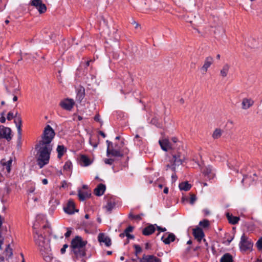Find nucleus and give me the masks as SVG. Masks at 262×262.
Here are the masks:
<instances>
[{"label":"nucleus","mask_w":262,"mask_h":262,"mask_svg":"<svg viewBox=\"0 0 262 262\" xmlns=\"http://www.w3.org/2000/svg\"><path fill=\"white\" fill-rule=\"evenodd\" d=\"M37 151L36 158L37 165L40 168H42L44 166L48 164L49 162L50 156L52 150V145H43L37 144L36 146Z\"/></svg>","instance_id":"nucleus-1"},{"label":"nucleus","mask_w":262,"mask_h":262,"mask_svg":"<svg viewBox=\"0 0 262 262\" xmlns=\"http://www.w3.org/2000/svg\"><path fill=\"white\" fill-rule=\"evenodd\" d=\"M86 242L83 241L81 237L76 236L71 242L72 252L76 258H82L85 255V246Z\"/></svg>","instance_id":"nucleus-2"},{"label":"nucleus","mask_w":262,"mask_h":262,"mask_svg":"<svg viewBox=\"0 0 262 262\" xmlns=\"http://www.w3.org/2000/svg\"><path fill=\"white\" fill-rule=\"evenodd\" d=\"M55 136V132L50 125H48L45 128L41 140L38 144L43 145H52L51 142Z\"/></svg>","instance_id":"nucleus-3"},{"label":"nucleus","mask_w":262,"mask_h":262,"mask_svg":"<svg viewBox=\"0 0 262 262\" xmlns=\"http://www.w3.org/2000/svg\"><path fill=\"white\" fill-rule=\"evenodd\" d=\"M34 238L36 245L38 246L40 251L45 250H49L50 246L48 241L42 234H39L37 230L34 231Z\"/></svg>","instance_id":"nucleus-4"},{"label":"nucleus","mask_w":262,"mask_h":262,"mask_svg":"<svg viewBox=\"0 0 262 262\" xmlns=\"http://www.w3.org/2000/svg\"><path fill=\"white\" fill-rule=\"evenodd\" d=\"M184 160V157L180 153L173 154L171 159L169 160V163L166 165V170L169 168L172 171H176L177 166L181 165Z\"/></svg>","instance_id":"nucleus-5"},{"label":"nucleus","mask_w":262,"mask_h":262,"mask_svg":"<svg viewBox=\"0 0 262 262\" xmlns=\"http://www.w3.org/2000/svg\"><path fill=\"white\" fill-rule=\"evenodd\" d=\"M239 245L241 251L245 252L252 250L253 243L248 237L245 236V234H243L241 236Z\"/></svg>","instance_id":"nucleus-6"},{"label":"nucleus","mask_w":262,"mask_h":262,"mask_svg":"<svg viewBox=\"0 0 262 262\" xmlns=\"http://www.w3.org/2000/svg\"><path fill=\"white\" fill-rule=\"evenodd\" d=\"M11 130L10 128L5 127L3 125L0 126V138H5L8 141L11 139Z\"/></svg>","instance_id":"nucleus-7"},{"label":"nucleus","mask_w":262,"mask_h":262,"mask_svg":"<svg viewBox=\"0 0 262 262\" xmlns=\"http://www.w3.org/2000/svg\"><path fill=\"white\" fill-rule=\"evenodd\" d=\"M31 4L38 10L40 14L45 13L47 10V7L41 0H32Z\"/></svg>","instance_id":"nucleus-8"},{"label":"nucleus","mask_w":262,"mask_h":262,"mask_svg":"<svg viewBox=\"0 0 262 262\" xmlns=\"http://www.w3.org/2000/svg\"><path fill=\"white\" fill-rule=\"evenodd\" d=\"M75 102L72 99H66L61 101L60 105L62 108L68 111H71L73 108Z\"/></svg>","instance_id":"nucleus-9"},{"label":"nucleus","mask_w":262,"mask_h":262,"mask_svg":"<svg viewBox=\"0 0 262 262\" xmlns=\"http://www.w3.org/2000/svg\"><path fill=\"white\" fill-rule=\"evenodd\" d=\"M98 241L101 243H103L107 247H109L111 245V239L104 233H100L98 236Z\"/></svg>","instance_id":"nucleus-10"},{"label":"nucleus","mask_w":262,"mask_h":262,"mask_svg":"<svg viewBox=\"0 0 262 262\" xmlns=\"http://www.w3.org/2000/svg\"><path fill=\"white\" fill-rule=\"evenodd\" d=\"M159 143L161 148L164 151H167L169 149L174 148L173 145L167 139L160 140Z\"/></svg>","instance_id":"nucleus-11"},{"label":"nucleus","mask_w":262,"mask_h":262,"mask_svg":"<svg viewBox=\"0 0 262 262\" xmlns=\"http://www.w3.org/2000/svg\"><path fill=\"white\" fill-rule=\"evenodd\" d=\"M254 101L251 98H245L242 101V108L243 110H248L254 104Z\"/></svg>","instance_id":"nucleus-12"},{"label":"nucleus","mask_w":262,"mask_h":262,"mask_svg":"<svg viewBox=\"0 0 262 262\" xmlns=\"http://www.w3.org/2000/svg\"><path fill=\"white\" fill-rule=\"evenodd\" d=\"M106 153L107 156H108L110 155H111L114 157H118L123 156V154L121 152L120 149L117 148L116 146L115 148H112L111 149H107Z\"/></svg>","instance_id":"nucleus-13"},{"label":"nucleus","mask_w":262,"mask_h":262,"mask_svg":"<svg viewBox=\"0 0 262 262\" xmlns=\"http://www.w3.org/2000/svg\"><path fill=\"white\" fill-rule=\"evenodd\" d=\"M64 211L68 214H73L77 210L75 209V204L72 200H69L66 207L64 208Z\"/></svg>","instance_id":"nucleus-14"},{"label":"nucleus","mask_w":262,"mask_h":262,"mask_svg":"<svg viewBox=\"0 0 262 262\" xmlns=\"http://www.w3.org/2000/svg\"><path fill=\"white\" fill-rule=\"evenodd\" d=\"M213 62V59L211 56H208L205 58L204 64L202 67V70L206 73L208 69L210 67V66L212 64Z\"/></svg>","instance_id":"nucleus-15"},{"label":"nucleus","mask_w":262,"mask_h":262,"mask_svg":"<svg viewBox=\"0 0 262 262\" xmlns=\"http://www.w3.org/2000/svg\"><path fill=\"white\" fill-rule=\"evenodd\" d=\"M41 255H42L43 259L47 262H51L53 258V255L51 252V248L49 247L48 250H45L42 251H40Z\"/></svg>","instance_id":"nucleus-16"},{"label":"nucleus","mask_w":262,"mask_h":262,"mask_svg":"<svg viewBox=\"0 0 262 262\" xmlns=\"http://www.w3.org/2000/svg\"><path fill=\"white\" fill-rule=\"evenodd\" d=\"M140 262H161L160 259L153 255H143Z\"/></svg>","instance_id":"nucleus-17"},{"label":"nucleus","mask_w":262,"mask_h":262,"mask_svg":"<svg viewBox=\"0 0 262 262\" xmlns=\"http://www.w3.org/2000/svg\"><path fill=\"white\" fill-rule=\"evenodd\" d=\"M156 224L150 225L145 227L142 230L143 234L146 236H148L152 234L156 230Z\"/></svg>","instance_id":"nucleus-18"},{"label":"nucleus","mask_w":262,"mask_h":262,"mask_svg":"<svg viewBox=\"0 0 262 262\" xmlns=\"http://www.w3.org/2000/svg\"><path fill=\"white\" fill-rule=\"evenodd\" d=\"M14 123L16 124L17 130V133H18V138L20 139L21 135V124H22V120L20 116H18L17 117H16V118L14 120Z\"/></svg>","instance_id":"nucleus-19"},{"label":"nucleus","mask_w":262,"mask_h":262,"mask_svg":"<svg viewBox=\"0 0 262 262\" xmlns=\"http://www.w3.org/2000/svg\"><path fill=\"white\" fill-rule=\"evenodd\" d=\"M193 234L195 238L200 241L204 236L202 230L200 228H196L193 229Z\"/></svg>","instance_id":"nucleus-20"},{"label":"nucleus","mask_w":262,"mask_h":262,"mask_svg":"<svg viewBox=\"0 0 262 262\" xmlns=\"http://www.w3.org/2000/svg\"><path fill=\"white\" fill-rule=\"evenodd\" d=\"M105 189L106 187L104 184H100L94 189V193L97 196H101L104 193Z\"/></svg>","instance_id":"nucleus-21"},{"label":"nucleus","mask_w":262,"mask_h":262,"mask_svg":"<svg viewBox=\"0 0 262 262\" xmlns=\"http://www.w3.org/2000/svg\"><path fill=\"white\" fill-rule=\"evenodd\" d=\"M203 172L209 179H212L214 177V173L213 172L212 167L209 165L205 167Z\"/></svg>","instance_id":"nucleus-22"},{"label":"nucleus","mask_w":262,"mask_h":262,"mask_svg":"<svg viewBox=\"0 0 262 262\" xmlns=\"http://www.w3.org/2000/svg\"><path fill=\"white\" fill-rule=\"evenodd\" d=\"M80 162L81 165L84 166H87L91 164L92 161L87 156L85 155H81L80 158Z\"/></svg>","instance_id":"nucleus-23"},{"label":"nucleus","mask_w":262,"mask_h":262,"mask_svg":"<svg viewBox=\"0 0 262 262\" xmlns=\"http://www.w3.org/2000/svg\"><path fill=\"white\" fill-rule=\"evenodd\" d=\"M85 95V90L83 87L80 86L77 91L76 99L79 102L83 99Z\"/></svg>","instance_id":"nucleus-24"},{"label":"nucleus","mask_w":262,"mask_h":262,"mask_svg":"<svg viewBox=\"0 0 262 262\" xmlns=\"http://www.w3.org/2000/svg\"><path fill=\"white\" fill-rule=\"evenodd\" d=\"M78 195L80 201H84L85 199L88 198L91 195V193L89 191L82 192L81 190H78Z\"/></svg>","instance_id":"nucleus-25"},{"label":"nucleus","mask_w":262,"mask_h":262,"mask_svg":"<svg viewBox=\"0 0 262 262\" xmlns=\"http://www.w3.org/2000/svg\"><path fill=\"white\" fill-rule=\"evenodd\" d=\"M230 68V66L229 64L227 63L224 64L222 69L220 71L221 76L223 78L226 77L227 76Z\"/></svg>","instance_id":"nucleus-26"},{"label":"nucleus","mask_w":262,"mask_h":262,"mask_svg":"<svg viewBox=\"0 0 262 262\" xmlns=\"http://www.w3.org/2000/svg\"><path fill=\"white\" fill-rule=\"evenodd\" d=\"M226 216L228 219L229 222L233 225L236 224L238 222L239 218L237 216H233L232 214L229 213H226Z\"/></svg>","instance_id":"nucleus-27"},{"label":"nucleus","mask_w":262,"mask_h":262,"mask_svg":"<svg viewBox=\"0 0 262 262\" xmlns=\"http://www.w3.org/2000/svg\"><path fill=\"white\" fill-rule=\"evenodd\" d=\"M176 236L173 233H169L168 236L164 238L163 236L162 237V240L165 244H169L170 242H173L175 240Z\"/></svg>","instance_id":"nucleus-28"},{"label":"nucleus","mask_w":262,"mask_h":262,"mask_svg":"<svg viewBox=\"0 0 262 262\" xmlns=\"http://www.w3.org/2000/svg\"><path fill=\"white\" fill-rule=\"evenodd\" d=\"M220 262H233L232 256L229 253H226L221 257Z\"/></svg>","instance_id":"nucleus-29"},{"label":"nucleus","mask_w":262,"mask_h":262,"mask_svg":"<svg viewBox=\"0 0 262 262\" xmlns=\"http://www.w3.org/2000/svg\"><path fill=\"white\" fill-rule=\"evenodd\" d=\"M179 187L181 190L188 191L190 189L191 186L187 182H185L180 183Z\"/></svg>","instance_id":"nucleus-30"},{"label":"nucleus","mask_w":262,"mask_h":262,"mask_svg":"<svg viewBox=\"0 0 262 262\" xmlns=\"http://www.w3.org/2000/svg\"><path fill=\"white\" fill-rule=\"evenodd\" d=\"M4 253L6 257H7L8 258L12 257L13 255V251L12 249L10 247L9 244L7 245V247Z\"/></svg>","instance_id":"nucleus-31"},{"label":"nucleus","mask_w":262,"mask_h":262,"mask_svg":"<svg viewBox=\"0 0 262 262\" xmlns=\"http://www.w3.org/2000/svg\"><path fill=\"white\" fill-rule=\"evenodd\" d=\"M223 133L222 130L219 128H216L214 130L212 134V138L214 139H217L221 137Z\"/></svg>","instance_id":"nucleus-32"},{"label":"nucleus","mask_w":262,"mask_h":262,"mask_svg":"<svg viewBox=\"0 0 262 262\" xmlns=\"http://www.w3.org/2000/svg\"><path fill=\"white\" fill-rule=\"evenodd\" d=\"M57 151L58 152V157L60 158L66 151V149L63 145H58L57 148Z\"/></svg>","instance_id":"nucleus-33"},{"label":"nucleus","mask_w":262,"mask_h":262,"mask_svg":"<svg viewBox=\"0 0 262 262\" xmlns=\"http://www.w3.org/2000/svg\"><path fill=\"white\" fill-rule=\"evenodd\" d=\"M115 204L114 203L110 201L107 203V204L104 207L107 211L111 212L115 207Z\"/></svg>","instance_id":"nucleus-34"},{"label":"nucleus","mask_w":262,"mask_h":262,"mask_svg":"<svg viewBox=\"0 0 262 262\" xmlns=\"http://www.w3.org/2000/svg\"><path fill=\"white\" fill-rule=\"evenodd\" d=\"M141 215H143V214H139V215H134L132 213H130L129 214V218L131 219H135L140 220L141 219Z\"/></svg>","instance_id":"nucleus-35"},{"label":"nucleus","mask_w":262,"mask_h":262,"mask_svg":"<svg viewBox=\"0 0 262 262\" xmlns=\"http://www.w3.org/2000/svg\"><path fill=\"white\" fill-rule=\"evenodd\" d=\"M72 165V163L70 161L66 162L63 166L64 170L67 171L70 170L71 168Z\"/></svg>","instance_id":"nucleus-36"},{"label":"nucleus","mask_w":262,"mask_h":262,"mask_svg":"<svg viewBox=\"0 0 262 262\" xmlns=\"http://www.w3.org/2000/svg\"><path fill=\"white\" fill-rule=\"evenodd\" d=\"M199 225L203 227H207L209 226V221L206 220H204L200 222Z\"/></svg>","instance_id":"nucleus-37"},{"label":"nucleus","mask_w":262,"mask_h":262,"mask_svg":"<svg viewBox=\"0 0 262 262\" xmlns=\"http://www.w3.org/2000/svg\"><path fill=\"white\" fill-rule=\"evenodd\" d=\"M196 198L195 195L193 194H191L189 200L190 204H191V205L193 204L195 202V201H196Z\"/></svg>","instance_id":"nucleus-38"},{"label":"nucleus","mask_w":262,"mask_h":262,"mask_svg":"<svg viewBox=\"0 0 262 262\" xmlns=\"http://www.w3.org/2000/svg\"><path fill=\"white\" fill-rule=\"evenodd\" d=\"M256 246L259 250H262V237L257 242Z\"/></svg>","instance_id":"nucleus-39"},{"label":"nucleus","mask_w":262,"mask_h":262,"mask_svg":"<svg viewBox=\"0 0 262 262\" xmlns=\"http://www.w3.org/2000/svg\"><path fill=\"white\" fill-rule=\"evenodd\" d=\"M17 115V113H16V115L15 116H14V115L13 114V113L10 112H9V113L8 114V115H7V119L8 120H11L14 117H16V116Z\"/></svg>","instance_id":"nucleus-40"},{"label":"nucleus","mask_w":262,"mask_h":262,"mask_svg":"<svg viewBox=\"0 0 262 262\" xmlns=\"http://www.w3.org/2000/svg\"><path fill=\"white\" fill-rule=\"evenodd\" d=\"M114 162V160L112 159H106L104 160V163L106 164L112 165Z\"/></svg>","instance_id":"nucleus-41"},{"label":"nucleus","mask_w":262,"mask_h":262,"mask_svg":"<svg viewBox=\"0 0 262 262\" xmlns=\"http://www.w3.org/2000/svg\"><path fill=\"white\" fill-rule=\"evenodd\" d=\"M134 229V227L132 226H129L125 230V233H129V232H131L133 231Z\"/></svg>","instance_id":"nucleus-42"},{"label":"nucleus","mask_w":262,"mask_h":262,"mask_svg":"<svg viewBox=\"0 0 262 262\" xmlns=\"http://www.w3.org/2000/svg\"><path fill=\"white\" fill-rule=\"evenodd\" d=\"M134 247L136 249V253H140L141 252V248L139 245H135Z\"/></svg>","instance_id":"nucleus-43"},{"label":"nucleus","mask_w":262,"mask_h":262,"mask_svg":"<svg viewBox=\"0 0 262 262\" xmlns=\"http://www.w3.org/2000/svg\"><path fill=\"white\" fill-rule=\"evenodd\" d=\"M68 247V245L67 244H64L63 246V247L61 249L60 252L62 254H63L66 250V249Z\"/></svg>","instance_id":"nucleus-44"},{"label":"nucleus","mask_w":262,"mask_h":262,"mask_svg":"<svg viewBox=\"0 0 262 262\" xmlns=\"http://www.w3.org/2000/svg\"><path fill=\"white\" fill-rule=\"evenodd\" d=\"M156 228H157V230L160 231V232H164L166 230L165 228H162L160 226H158L156 225Z\"/></svg>","instance_id":"nucleus-45"},{"label":"nucleus","mask_w":262,"mask_h":262,"mask_svg":"<svg viewBox=\"0 0 262 262\" xmlns=\"http://www.w3.org/2000/svg\"><path fill=\"white\" fill-rule=\"evenodd\" d=\"M71 232H72L71 230L68 228L67 232L65 234V236L66 237H68L71 234Z\"/></svg>","instance_id":"nucleus-46"},{"label":"nucleus","mask_w":262,"mask_h":262,"mask_svg":"<svg viewBox=\"0 0 262 262\" xmlns=\"http://www.w3.org/2000/svg\"><path fill=\"white\" fill-rule=\"evenodd\" d=\"M35 190V188L34 186L31 187L29 189L28 192L29 193H33Z\"/></svg>","instance_id":"nucleus-47"},{"label":"nucleus","mask_w":262,"mask_h":262,"mask_svg":"<svg viewBox=\"0 0 262 262\" xmlns=\"http://www.w3.org/2000/svg\"><path fill=\"white\" fill-rule=\"evenodd\" d=\"M171 178H172V182H174L176 181V180L177 179V177L175 172L172 174Z\"/></svg>","instance_id":"nucleus-48"},{"label":"nucleus","mask_w":262,"mask_h":262,"mask_svg":"<svg viewBox=\"0 0 262 262\" xmlns=\"http://www.w3.org/2000/svg\"><path fill=\"white\" fill-rule=\"evenodd\" d=\"M125 236L128 238H130V239H133L134 238V235H132V234H130L129 233H125Z\"/></svg>","instance_id":"nucleus-49"},{"label":"nucleus","mask_w":262,"mask_h":262,"mask_svg":"<svg viewBox=\"0 0 262 262\" xmlns=\"http://www.w3.org/2000/svg\"><path fill=\"white\" fill-rule=\"evenodd\" d=\"M106 143L107 144V149H108V148L109 149H111V146H112V145H113L112 143L111 142L108 141V140L106 141Z\"/></svg>","instance_id":"nucleus-50"},{"label":"nucleus","mask_w":262,"mask_h":262,"mask_svg":"<svg viewBox=\"0 0 262 262\" xmlns=\"http://www.w3.org/2000/svg\"><path fill=\"white\" fill-rule=\"evenodd\" d=\"M10 165H6V169L7 171L9 173L10 172L11 170V167Z\"/></svg>","instance_id":"nucleus-51"},{"label":"nucleus","mask_w":262,"mask_h":262,"mask_svg":"<svg viewBox=\"0 0 262 262\" xmlns=\"http://www.w3.org/2000/svg\"><path fill=\"white\" fill-rule=\"evenodd\" d=\"M6 121V118H5L4 116H2L1 118H0V122H2V123H5Z\"/></svg>","instance_id":"nucleus-52"},{"label":"nucleus","mask_w":262,"mask_h":262,"mask_svg":"<svg viewBox=\"0 0 262 262\" xmlns=\"http://www.w3.org/2000/svg\"><path fill=\"white\" fill-rule=\"evenodd\" d=\"M203 211L206 215L210 214V211L208 209H204Z\"/></svg>","instance_id":"nucleus-53"},{"label":"nucleus","mask_w":262,"mask_h":262,"mask_svg":"<svg viewBox=\"0 0 262 262\" xmlns=\"http://www.w3.org/2000/svg\"><path fill=\"white\" fill-rule=\"evenodd\" d=\"M42 182L43 184L46 185L48 184V181L47 179H44L42 180Z\"/></svg>","instance_id":"nucleus-54"},{"label":"nucleus","mask_w":262,"mask_h":262,"mask_svg":"<svg viewBox=\"0 0 262 262\" xmlns=\"http://www.w3.org/2000/svg\"><path fill=\"white\" fill-rule=\"evenodd\" d=\"M171 141L173 143H176L177 142L178 140L176 137H173L171 139Z\"/></svg>","instance_id":"nucleus-55"},{"label":"nucleus","mask_w":262,"mask_h":262,"mask_svg":"<svg viewBox=\"0 0 262 262\" xmlns=\"http://www.w3.org/2000/svg\"><path fill=\"white\" fill-rule=\"evenodd\" d=\"M188 199L187 197L183 196V197L182 198V201L183 202L188 201Z\"/></svg>","instance_id":"nucleus-56"},{"label":"nucleus","mask_w":262,"mask_h":262,"mask_svg":"<svg viewBox=\"0 0 262 262\" xmlns=\"http://www.w3.org/2000/svg\"><path fill=\"white\" fill-rule=\"evenodd\" d=\"M99 134H100V135H101L103 138H105V134H104L103 132H102V131H100V132H99Z\"/></svg>","instance_id":"nucleus-57"},{"label":"nucleus","mask_w":262,"mask_h":262,"mask_svg":"<svg viewBox=\"0 0 262 262\" xmlns=\"http://www.w3.org/2000/svg\"><path fill=\"white\" fill-rule=\"evenodd\" d=\"M164 193H167L168 192V188L167 187H165L164 189Z\"/></svg>","instance_id":"nucleus-58"},{"label":"nucleus","mask_w":262,"mask_h":262,"mask_svg":"<svg viewBox=\"0 0 262 262\" xmlns=\"http://www.w3.org/2000/svg\"><path fill=\"white\" fill-rule=\"evenodd\" d=\"M149 246H150V245L149 243H146V245H145V248L146 249H148L149 248Z\"/></svg>","instance_id":"nucleus-59"},{"label":"nucleus","mask_w":262,"mask_h":262,"mask_svg":"<svg viewBox=\"0 0 262 262\" xmlns=\"http://www.w3.org/2000/svg\"><path fill=\"white\" fill-rule=\"evenodd\" d=\"M121 237H124V236H125V232L124 233H122L121 234H120V235H119Z\"/></svg>","instance_id":"nucleus-60"},{"label":"nucleus","mask_w":262,"mask_h":262,"mask_svg":"<svg viewBox=\"0 0 262 262\" xmlns=\"http://www.w3.org/2000/svg\"><path fill=\"white\" fill-rule=\"evenodd\" d=\"M95 120L96 121H99V116L97 115L95 117Z\"/></svg>","instance_id":"nucleus-61"},{"label":"nucleus","mask_w":262,"mask_h":262,"mask_svg":"<svg viewBox=\"0 0 262 262\" xmlns=\"http://www.w3.org/2000/svg\"><path fill=\"white\" fill-rule=\"evenodd\" d=\"M11 163H12V160H9L6 165H9L11 166Z\"/></svg>","instance_id":"nucleus-62"},{"label":"nucleus","mask_w":262,"mask_h":262,"mask_svg":"<svg viewBox=\"0 0 262 262\" xmlns=\"http://www.w3.org/2000/svg\"><path fill=\"white\" fill-rule=\"evenodd\" d=\"M180 102L181 104H183L184 103V100L183 98L180 99Z\"/></svg>","instance_id":"nucleus-63"},{"label":"nucleus","mask_w":262,"mask_h":262,"mask_svg":"<svg viewBox=\"0 0 262 262\" xmlns=\"http://www.w3.org/2000/svg\"><path fill=\"white\" fill-rule=\"evenodd\" d=\"M13 100L14 101H16L17 100V96H14V97H13Z\"/></svg>","instance_id":"nucleus-64"}]
</instances>
